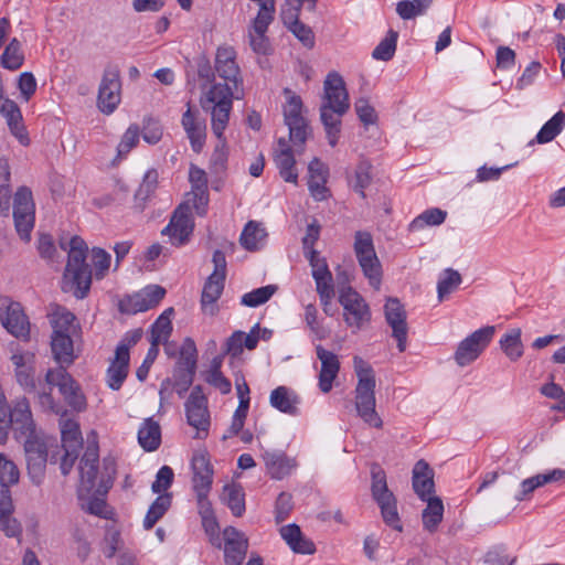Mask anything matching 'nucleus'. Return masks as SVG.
I'll return each mask as SVG.
<instances>
[{
    "label": "nucleus",
    "instance_id": "38",
    "mask_svg": "<svg viewBox=\"0 0 565 565\" xmlns=\"http://www.w3.org/2000/svg\"><path fill=\"white\" fill-rule=\"evenodd\" d=\"M425 501H427V507L422 514L423 525L427 531L434 532L443 521L444 504L438 497H430Z\"/></svg>",
    "mask_w": 565,
    "mask_h": 565
},
{
    "label": "nucleus",
    "instance_id": "51",
    "mask_svg": "<svg viewBox=\"0 0 565 565\" xmlns=\"http://www.w3.org/2000/svg\"><path fill=\"white\" fill-rule=\"evenodd\" d=\"M20 471L17 465L4 454H0V484L9 488L18 483Z\"/></svg>",
    "mask_w": 565,
    "mask_h": 565
},
{
    "label": "nucleus",
    "instance_id": "63",
    "mask_svg": "<svg viewBox=\"0 0 565 565\" xmlns=\"http://www.w3.org/2000/svg\"><path fill=\"white\" fill-rule=\"evenodd\" d=\"M142 334L143 332L141 329L128 331L118 343L115 353L117 355L130 359L129 349L136 345L141 340Z\"/></svg>",
    "mask_w": 565,
    "mask_h": 565
},
{
    "label": "nucleus",
    "instance_id": "64",
    "mask_svg": "<svg viewBox=\"0 0 565 565\" xmlns=\"http://www.w3.org/2000/svg\"><path fill=\"white\" fill-rule=\"evenodd\" d=\"M354 108L359 119L364 125H374L377 120V115L373 106L370 105L365 98H360L355 102Z\"/></svg>",
    "mask_w": 565,
    "mask_h": 565
},
{
    "label": "nucleus",
    "instance_id": "40",
    "mask_svg": "<svg viewBox=\"0 0 565 565\" xmlns=\"http://www.w3.org/2000/svg\"><path fill=\"white\" fill-rule=\"evenodd\" d=\"M267 233L265 228L254 221H249L239 237L242 246L247 250H256L264 243Z\"/></svg>",
    "mask_w": 565,
    "mask_h": 565
},
{
    "label": "nucleus",
    "instance_id": "17",
    "mask_svg": "<svg viewBox=\"0 0 565 565\" xmlns=\"http://www.w3.org/2000/svg\"><path fill=\"white\" fill-rule=\"evenodd\" d=\"M185 413L189 425L198 430L196 437L201 438V433L206 435L210 426V414L207 399L200 385L193 387L185 402Z\"/></svg>",
    "mask_w": 565,
    "mask_h": 565
},
{
    "label": "nucleus",
    "instance_id": "9",
    "mask_svg": "<svg viewBox=\"0 0 565 565\" xmlns=\"http://www.w3.org/2000/svg\"><path fill=\"white\" fill-rule=\"evenodd\" d=\"M45 382L50 386H57L65 402L73 409L82 412L86 408V398L79 384L64 367L49 370L45 374Z\"/></svg>",
    "mask_w": 565,
    "mask_h": 565
},
{
    "label": "nucleus",
    "instance_id": "47",
    "mask_svg": "<svg viewBox=\"0 0 565 565\" xmlns=\"http://www.w3.org/2000/svg\"><path fill=\"white\" fill-rule=\"evenodd\" d=\"M447 213L440 209H429L418 215L409 224L411 231L423 230L425 226H437L445 222Z\"/></svg>",
    "mask_w": 565,
    "mask_h": 565
},
{
    "label": "nucleus",
    "instance_id": "58",
    "mask_svg": "<svg viewBox=\"0 0 565 565\" xmlns=\"http://www.w3.org/2000/svg\"><path fill=\"white\" fill-rule=\"evenodd\" d=\"M377 504L381 508V513H382L384 522L388 526L393 527L394 530L402 531V525H401L398 513H397L395 497H393V499L385 500Z\"/></svg>",
    "mask_w": 565,
    "mask_h": 565
},
{
    "label": "nucleus",
    "instance_id": "50",
    "mask_svg": "<svg viewBox=\"0 0 565 565\" xmlns=\"http://www.w3.org/2000/svg\"><path fill=\"white\" fill-rule=\"evenodd\" d=\"M271 22H265L263 28H258L257 21H253L249 30V43L254 52L266 54L269 50V41L266 32Z\"/></svg>",
    "mask_w": 565,
    "mask_h": 565
},
{
    "label": "nucleus",
    "instance_id": "22",
    "mask_svg": "<svg viewBox=\"0 0 565 565\" xmlns=\"http://www.w3.org/2000/svg\"><path fill=\"white\" fill-rule=\"evenodd\" d=\"M52 327L51 335H70L71 338H82V329L74 313L66 308L55 306L49 315Z\"/></svg>",
    "mask_w": 565,
    "mask_h": 565
},
{
    "label": "nucleus",
    "instance_id": "15",
    "mask_svg": "<svg viewBox=\"0 0 565 565\" xmlns=\"http://www.w3.org/2000/svg\"><path fill=\"white\" fill-rule=\"evenodd\" d=\"M9 424L10 430L18 441L38 431L30 402L26 397H19L12 403L9 412Z\"/></svg>",
    "mask_w": 565,
    "mask_h": 565
},
{
    "label": "nucleus",
    "instance_id": "60",
    "mask_svg": "<svg viewBox=\"0 0 565 565\" xmlns=\"http://www.w3.org/2000/svg\"><path fill=\"white\" fill-rule=\"evenodd\" d=\"M34 212V203L32 192L26 186L18 189L13 201V213Z\"/></svg>",
    "mask_w": 565,
    "mask_h": 565
},
{
    "label": "nucleus",
    "instance_id": "48",
    "mask_svg": "<svg viewBox=\"0 0 565 565\" xmlns=\"http://www.w3.org/2000/svg\"><path fill=\"white\" fill-rule=\"evenodd\" d=\"M24 61V55L21 51V43L13 39L4 49L1 55V65L4 68L14 71L21 67Z\"/></svg>",
    "mask_w": 565,
    "mask_h": 565
},
{
    "label": "nucleus",
    "instance_id": "26",
    "mask_svg": "<svg viewBox=\"0 0 565 565\" xmlns=\"http://www.w3.org/2000/svg\"><path fill=\"white\" fill-rule=\"evenodd\" d=\"M182 126L192 150L196 153L201 152L205 143L206 126L204 120L198 117V113L192 111L190 103H188V109L182 116Z\"/></svg>",
    "mask_w": 565,
    "mask_h": 565
},
{
    "label": "nucleus",
    "instance_id": "46",
    "mask_svg": "<svg viewBox=\"0 0 565 565\" xmlns=\"http://www.w3.org/2000/svg\"><path fill=\"white\" fill-rule=\"evenodd\" d=\"M563 478H565V471L561 469H554L547 473H540L532 478L525 479L521 484L522 494L526 495L539 487H542L548 482L561 480Z\"/></svg>",
    "mask_w": 565,
    "mask_h": 565
},
{
    "label": "nucleus",
    "instance_id": "42",
    "mask_svg": "<svg viewBox=\"0 0 565 565\" xmlns=\"http://www.w3.org/2000/svg\"><path fill=\"white\" fill-rule=\"evenodd\" d=\"M61 435H62V446L63 448H81L82 447V436L79 430V425L77 422L70 418H61L60 419Z\"/></svg>",
    "mask_w": 565,
    "mask_h": 565
},
{
    "label": "nucleus",
    "instance_id": "6",
    "mask_svg": "<svg viewBox=\"0 0 565 565\" xmlns=\"http://www.w3.org/2000/svg\"><path fill=\"white\" fill-rule=\"evenodd\" d=\"M354 253L364 276L375 289H379L382 281V265L375 253L372 235L359 231L354 236Z\"/></svg>",
    "mask_w": 565,
    "mask_h": 565
},
{
    "label": "nucleus",
    "instance_id": "19",
    "mask_svg": "<svg viewBox=\"0 0 565 565\" xmlns=\"http://www.w3.org/2000/svg\"><path fill=\"white\" fill-rule=\"evenodd\" d=\"M164 295V288L158 285L148 286L142 291L122 301L120 310L126 313L147 311L156 307L163 299Z\"/></svg>",
    "mask_w": 565,
    "mask_h": 565
},
{
    "label": "nucleus",
    "instance_id": "54",
    "mask_svg": "<svg viewBox=\"0 0 565 565\" xmlns=\"http://www.w3.org/2000/svg\"><path fill=\"white\" fill-rule=\"evenodd\" d=\"M171 332L172 323L170 318L167 315H160L151 327V344L159 347L161 342L168 340Z\"/></svg>",
    "mask_w": 565,
    "mask_h": 565
},
{
    "label": "nucleus",
    "instance_id": "13",
    "mask_svg": "<svg viewBox=\"0 0 565 565\" xmlns=\"http://www.w3.org/2000/svg\"><path fill=\"white\" fill-rule=\"evenodd\" d=\"M0 321L6 330L21 340H29L30 322L19 302L0 299Z\"/></svg>",
    "mask_w": 565,
    "mask_h": 565
},
{
    "label": "nucleus",
    "instance_id": "34",
    "mask_svg": "<svg viewBox=\"0 0 565 565\" xmlns=\"http://www.w3.org/2000/svg\"><path fill=\"white\" fill-rule=\"evenodd\" d=\"M221 500L234 516H242L245 512V493L241 484L231 483L223 487Z\"/></svg>",
    "mask_w": 565,
    "mask_h": 565
},
{
    "label": "nucleus",
    "instance_id": "41",
    "mask_svg": "<svg viewBox=\"0 0 565 565\" xmlns=\"http://www.w3.org/2000/svg\"><path fill=\"white\" fill-rule=\"evenodd\" d=\"M172 497L170 493L160 494L150 505L145 520L143 527L150 530L166 514L171 507Z\"/></svg>",
    "mask_w": 565,
    "mask_h": 565
},
{
    "label": "nucleus",
    "instance_id": "55",
    "mask_svg": "<svg viewBox=\"0 0 565 565\" xmlns=\"http://www.w3.org/2000/svg\"><path fill=\"white\" fill-rule=\"evenodd\" d=\"M228 159V147L226 138L217 139V143L211 156L210 163L215 173H220L226 169Z\"/></svg>",
    "mask_w": 565,
    "mask_h": 565
},
{
    "label": "nucleus",
    "instance_id": "62",
    "mask_svg": "<svg viewBox=\"0 0 565 565\" xmlns=\"http://www.w3.org/2000/svg\"><path fill=\"white\" fill-rule=\"evenodd\" d=\"M92 260L95 267L96 278H103L110 265V254L100 247H94L92 249Z\"/></svg>",
    "mask_w": 565,
    "mask_h": 565
},
{
    "label": "nucleus",
    "instance_id": "23",
    "mask_svg": "<svg viewBox=\"0 0 565 565\" xmlns=\"http://www.w3.org/2000/svg\"><path fill=\"white\" fill-rule=\"evenodd\" d=\"M191 468L193 472V491H211L213 468L210 463L209 454L205 450H199L193 454Z\"/></svg>",
    "mask_w": 565,
    "mask_h": 565
},
{
    "label": "nucleus",
    "instance_id": "10",
    "mask_svg": "<svg viewBox=\"0 0 565 565\" xmlns=\"http://www.w3.org/2000/svg\"><path fill=\"white\" fill-rule=\"evenodd\" d=\"M339 302L344 310V321L350 328L359 331L371 320L369 305L352 287L340 289Z\"/></svg>",
    "mask_w": 565,
    "mask_h": 565
},
{
    "label": "nucleus",
    "instance_id": "7",
    "mask_svg": "<svg viewBox=\"0 0 565 565\" xmlns=\"http://www.w3.org/2000/svg\"><path fill=\"white\" fill-rule=\"evenodd\" d=\"M21 441H23L28 475L32 482L39 486L43 481L47 462L46 443L39 430L25 436Z\"/></svg>",
    "mask_w": 565,
    "mask_h": 565
},
{
    "label": "nucleus",
    "instance_id": "5",
    "mask_svg": "<svg viewBox=\"0 0 565 565\" xmlns=\"http://www.w3.org/2000/svg\"><path fill=\"white\" fill-rule=\"evenodd\" d=\"M233 97L234 93L227 86L217 83L212 85L201 99L202 108L211 111L212 131L217 139L225 138L224 131L228 125Z\"/></svg>",
    "mask_w": 565,
    "mask_h": 565
},
{
    "label": "nucleus",
    "instance_id": "27",
    "mask_svg": "<svg viewBox=\"0 0 565 565\" xmlns=\"http://www.w3.org/2000/svg\"><path fill=\"white\" fill-rule=\"evenodd\" d=\"M263 458L268 475L276 480L289 476L298 466L296 458H291L280 450L265 451Z\"/></svg>",
    "mask_w": 565,
    "mask_h": 565
},
{
    "label": "nucleus",
    "instance_id": "36",
    "mask_svg": "<svg viewBox=\"0 0 565 565\" xmlns=\"http://www.w3.org/2000/svg\"><path fill=\"white\" fill-rule=\"evenodd\" d=\"M158 171L150 169L146 172L141 184L135 193V206L139 211H143L147 201L154 193L158 185Z\"/></svg>",
    "mask_w": 565,
    "mask_h": 565
},
{
    "label": "nucleus",
    "instance_id": "4",
    "mask_svg": "<svg viewBox=\"0 0 565 565\" xmlns=\"http://www.w3.org/2000/svg\"><path fill=\"white\" fill-rule=\"evenodd\" d=\"M104 466L107 478L103 473L98 479V446L96 443L88 444L79 462L81 490L99 494L108 491L115 475V463L104 460Z\"/></svg>",
    "mask_w": 565,
    "mask_h": 565
},
{
    "label": "nucleus",
    "instance_id": "16",
    "mask_svg": "<svg viewBox=\"0 0 565 565\" xmlns=\"http://www.w3.org/2000/svg\"><path fill=\"white\" fill-rule=\"evenodd\" d=\"M194 223L188 205H179L173 212L169 224L162 230L161 234L169 237L173 246L186 244L192 235Z\"/></svg>",
    "mask_w": 565,
    "mask_h": 565
},
{
    "label": "nucleus",
    "instance_id": "31",
    "mask_svg": "<svg viewBox=\"0 0 565 565\" xmlns=\"http://www.w3.org/2000/svg\"><path fill=\"white\" fill-rule=\"evenodd\" d=\"M279 533L294 553L311 555L316 552L315 543L302 534L299 525L295 523L284 525Z\"/></svg>",
    "mask_w": 565,
    "mask_h": 565
},
{
    "label": "nucleus",
    "instance_id": "3",
    "mask_svg": "<svg viewBox=\"0 0 565 565\" xmlns=\"http://www.w3.org/2000/svg\"><path fill=\"white\" fill-rule=\"evenodd\" d=\"M353 367L358 377L355 387V408L362 420L371 427L382 428L383 420L375 409V375L372 366L361 356L353 358Z\"/></svg>",
    "mask_w": 565,
    "mask_h": 565
},
{
    "label": "nucleus",
    "instance_id": "20",
    "mask_svg": "<svg viewBox=\"0 0 565 565\" xmlns=\"http://www.w3.org/2000/svg\"><path fill=\"white\" fill-rule=\"evenodd\" d=\"M223 541L225 564L242 565L248 548L245 534L233 526H227L223 531Z\"/></svg>",
    "mask_w": 565,
    "mask_h": 565
},
{
    "label": "nucleus",
    "instance_id": "43",
    "mask_svg": "<svg viewBox=\"0 0 565 565\" xmlns=\"http://www.w3.org/2000/svg\"><path fill=\"white\" fill-rule=\"evenodd\" d=\"M500 347L504 354L511 360L516 361L523 355V343L521 340V330L513 329L504 334L500 340Z\"/></svg>",
    "mask_w": 565,
    "mask_h": 565
},
{
    "label": "nucleus",
    "instance_id": "49",
    "mask_svg": "<svg viewBox=\"0 0 565 565\" xmlns=\"http://www.w3.org/2000/svg\"><path fill=\"white\" fill-rule=\"evenodd\" d=\"M461 275L457 270L452 268L445 269L437 285L439 301H443L446 296L455 291L461 284Z\"/></svg>",
    "mask_w": 565,
    "mask_h": 565
},
{
    "label": "nucleus",
    "instance_id": "37",
    "mask_svg": "<svg viewBox=\"0 0 565 565\" xmlns=\"http://www.w3.org/2000/svg\"><path fill=\"white\" fill-rule=\"evenodd\" d=\"M128 370L129 359L115 353L114 360L107 370L108 386L114 391L119 390L128 375Z\"/></svg>",
    "mask_w": 565,
    "mask_h": 565
},
{
    "label": "nucleus",
    "instance_id": "30",
    "mask_svg": "<svg viewBox=\"0 0 565 565\" xmlns=\"http://www.w3.org/2000/svg\"><path fill=\"white\" fill-rule=\"evenodd\" d=\"M434 471L429 465L420 459L413 469V489L415 493L425 501L434 492Z\"/></svg>",
    "mask_w": 565,
    "mask_h": 565
},
{
    "label": "nucleus",
    "instance_id": "57",
    "mask_svg": "<svg viewBox=\"0 0 565 565\" xmlns=\"http://www.w3.org/2000/svg\"><path fill=\"white\" fill-rule=\"evenodd\" d=\"M14 225L21 239L29 242L34 226V212L13 213Z\"/></svg>",
    "mask_w": 565,
    "mask_h": 565
},
{
    "label": "nucleus",
    "instance_id": "44",
    "mask_svg": "<svg viewBox=\"0 0 565 565\" xmlns=\"http://www.w3.org/2000/svg\"><path fill=\"white\" fill-rule=\"evenodd\" d=\"M433 0H403L396 6V12L403 20L423 15L431 6Z\"/></svg>",
    "mask_w": 565,
    "mask_h": 565
},
{
    "label": "nucleus",
    "instance_id": "14",
    "mask_svg": "<svg viewBox=\"0 0 565 565\" xmlns=\"http://www.w3.org/2000/svg\"><path fill=\"white\" fill-rule=\"evenodd\" d=\"M214 67L217 75L225 81L221 86H227L233 93L242 86L241 70L236 63V52L232 46L222 45L217 49Z\"/></svg>",
    "mask_w": 565,
    "mask_h": 565
},
{
    "label": "nucleus",
    "instance_id": "25",
    "mask_svg": "<svg viewBox=\"0 0 565 565\" xmlns=\"http://www.w3.org/2000/svg\"><path fill=\"white\" fill-rule=\"evenodd\" d=\"M316 353L321 362V370L319 373V388L323 393H329L332 388V383L340 371V362L337 354L326 350L321 345L316 347Z\"/></svg>",
    "mask_w": 565,
    "mask_h": 565
},
{
    "label": "nucleus",
    "instance_id": "56",
    "mask_svg": "<svg viewBox=\"0 0 565 565\" xmlns=\"http://www.w3.org/2000/svg\"><path fill=\"white\" fill-rule=\"evenodd\" d=\"M372 494L377 503L393 499L394 497L387 488L385 473L381 470L372 472Z\"/></svg>",
    "mask_w": 565,
    "mask_h": 565
},
{
    "label": "nucleus",
    "instance_id": "33",
    "mask_svg": "<svg viewBox=\"0 0 565 565\" xmlns=\"http://www.w3.org/2000/svg\"><path fill=\"white\" fill-rule=\"evenodd\" d=\"M138 441L146 451H154L161 443V428L153 418H146L138 430Z\"/></svg>",
    "mask_w": 565,
    "mask_h": 565
},
{
    "label": "nucleus",
    "instance_id": "18",
    "mask_svg": "<svg viewBox=\"0 0 565 565\" xmlns=\"http://www.w3.org/2000/svg\"><path fill=\"white\" fill-rule=\"evenodd\" d=\"M384 313L387 324L392 328V335L397 341V349L404 352L407 340L406 311L397 298H388L384 306Z\"/></svg>",
    "mask_w": 565,
    "mask_h": 565
},
{
    "label": "nucleus",
    "instance_id": "52",
    "mask_svg": "<svg viewBox=\"0 0 565 565\" xmlns=\"http://www.w3.org/2000/svg\"><path fill=\"white\" fill-rule=\"evenodd\" d=\"M398 33L394 30H390L387 35L379 43L374 49L372 56L380 61H390L396 51Z\"/></svg>",
    "mask_w": 565,
    "mask_h": 565
},
{
    "label": "nucleus",
    "instance_id": "53",
    "mask_svg": "<svg viewBox=\"0 0 565 565\" xmlns=\"http://www.w3.org/2000/svg\"><path fill=\"white\" fill-rule=\"evenodd\" d=\"M276 291V285H267L243 295L241 302L246 307H257L267 302Z\"/></svg>",
    "mask_w": 565,
    "mask_h": 565
},
{
    "label": "nucleus",
    "instance_id": "8",
    "mask_svg": "<svg viewBox=\"0 0 565 565\" xmlns=\"http://www.w3.org/2000/svg\"><path fill=\"white\" fill-rule=\"evenodd\" d=\"M212 262L214 270L206 279L201 296L202 309L204 312H209L210 315H214V303L221 297L224 289V281L226 277V258L224 253L218 249L215 250L213 253Z\"/></svg>",
    "mask_w": 565,
    "mask_h": 565
},
{
    "label": "nucleus",
    "instance_id": "61",
    "mask_svg": "<svg viewBox=\"0 0 565 565\" xmlns=\"http://www.w3.org/2000/svg\"><path fill=\"white\" fill-rule=\"evenodd\" d=\"M294 509L292 495L288 492H281L275 504V520L277 523L284 522Z\"/></svg>",
    "mask_w": 565,
    "mask_h": 565
},
{
    "label": "nucleus",
    "instance_id": "1",
    "mask_svg": "<svg viewBox=\"0 0 565 565\" xmlns=\"http://www.w3.org/2000/svg\"><path fill=\"white\" fill-rule=\"evenodd\" d=\"M349 108V94L342 76L337 72H330L323 82L320 119L331 147H334L339 140L341 117Z\"/></svg>",
    "mask_w": 565,
    "mask_h": 565
},
{
    "label": "nucleus",
    "instance_id": "2",
    "mask_svg": "<svg viewBox=\"0 0 565 565\" xmlns=\"http://www.w3.org/2000/svg\"><path fill=\"white\" fill-rule=\"evenodd\" d=\"M68 246L63 289L64 291H73L76 298L83 299L87 296L92 285V269L86 262L88 247L84 239L77 235L71 238Z\"/></svg>",
    "mask_w": 565,
    "mask_h": 565
},
{
    "label": "nucleus",
    "instance_id": "28",
    "mask_svg": "<svg viewBox=\"0 0 565 565\" xmlns=\"http://www.w3.org/2000/svg\"><path fill=\"white\" fill-rule=\"evenodd\" d=\"M308 188L311 195L317 201L326 200L330 195L329 189L326 186L328 178L327 167L318 158H315L308 166Z\"/></svg>",
    "mask_w": 565,
    "mask_h": 565
},
{
    "label": "nucleus",
    "instance_id": "29",
    "mask_svg": "<svg viewBox=\"0 0 565 565\" xmlns=\"http://www.w3.org/2000/svg\"><path fill=\"white\" fill-rule=\"evenodd\" d=\"M274 160L279 170L280 177L286 182L297 183L298 172L295 168V156L292 149L284 138L278 140V150L276 151Z\"/></svg>",
    "mask_w": 565,
    "mask_h": 565
},
{
    "label": "nucleus",
    "instance_id": "24",
    "mask_svg": "<svg viewBox=\"0 0 565 565\" xmlns=\"http://www.w3.org/2000/svg\"><path fill=\"white\" fill-rule=\"evenodd\" d=\"M82 338H71L70 335H51V350L53 359L58 363V367L65 370L78 358L77 343Z\"/></svg>",
    "mask_w": 565,
    "mask_h": 565
},
{
    "label": "nucleus",
    "instance_id": "59",
    "mask_svg": "<svg viewBox=\"0 0 565 565\" xmlns=\"http://www.w3.org/2000/svg\"><path fill=\"white\" fill-rule=\"evenodd\" d=\"M140 128L138 125L134 124L128 127L125 131L118 147V156H126L132 148H135L139 141Z\"/></svg>",
    "mask_w": 565,
    "mask_h": 565
},
{
    "label": "nucleus",
    "instance_id": "12",
    "mask_svg": "<svg viewBox=\"0 0 565 565\" xmlns=\"http://www.w3.org/2000/svg\"><path fill=\"white\" fill-rule=\"evenodd\" d=\"M121 100L120 73L116 66H107L98 88L97 106L106 115L115 111Z\"/></svg>",
    "mask_w": 565,
    "mask_h": 565
},
{
    "label": "nucleus",
    "instance_id": "11",
    "mask_svg": "<svg viewBox=\"0 0 565 565\" xmlns=\"http://www.w3.org/2000/svg\"><path fill=\"white\" fill-rule=\"evenodd\" d=\"M494 327L480 328L459 342L454 359L459 366H466L476 361L488 347L494 335Z\"/></svg>",
    "mask_w": 565,
    "mask_h": 565
},
{
    "label": "nucleus",
    "instance_id": "39",
    "mask_svg": "<svg viewBox=\"0 0 565 565\" xmlns=\"http://www.w3.org/2000/svg\"><path fill=\"white\" fill-rule=\"evenodd\" d=\"M565 126V114L557 111L550 120H547L540 129L535 137L537 143H547L554 140L563 130ZM534 140L530 142L533 145Z\"/></svg>",
    "mask_w": 565,
    "mask_h": 565
},
{
    "label": "nucleus",
    "instance_id": "45",
    "mask_svg": "<svg viewBox=\"0 0 565 565\" xmlns=\"http://www.w3.org/2000/svg\"><path fill=\"white\" fill-rule=\"evenodd\" d=\"M198 350L195 342L191 338H185L181 349L180 356L175 363L177 369L196 371Z\"/></svg>",
    "mask_w": 565,
    "mask_h": 565
},
{
    "label": "nucleus",
    "instance_id": "32",
    "mask_svg": "<svg viewBox=\"0 0 565 565\" xmlns=\"http://www.w3.org/2000/svg\"><path fill=\"white\" fill-rule=\"evenodd\" d=\"M270 404L278 411L296 415L299 404L298 395L286 386H278L270 393Z\"/></svg>",
    "mask_w": 565,
    "mask_h": 565
},
{
    "label": "nucleus",
    "instance_id": "21",
    "mask_svg": "<svg viewBox=\"0 0 565 565\" xmlns=\"http://www.w3.org/2000/svg\"><path fill=\"white\" fill-rule=\"evenodd\" d=\"M18 383L28 393L36 392L35 355L31 352L15 353L11 356Z\"/></svg>",
    "mask_w": 565,
    "mask_h": 565
},
{
    "label": "nucleus",
    "instance_id": "35",
    "mask_svg": "<svg viewBox=\"0 0 565 565\" xmlns=\"http://www.w3.org/2000/svg\"><path fill=\"white\" fill-rule=\"evenodd\" d=\"M306 257L312 268V277L316 281V287L333 286L332 274L329 270L326 258L320 257L317 250L307 252Z\"/></svg>",
    "mask_w": 565,
    "mask_h": 565
}]
</instances>
